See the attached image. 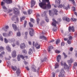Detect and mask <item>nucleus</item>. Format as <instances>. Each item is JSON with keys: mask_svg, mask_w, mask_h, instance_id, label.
Returning <instances> with one entry per match:
<instances>
[{"mask_svg": "<svg viewBox=\"0 0 77 77\" xmlns=\"http://www.w3.org/2000/svg\"><path fill=\"white\" fill-rule=\"evenodd\" d=\"M53 11H54L55 14L56 15H57V12H58L57 10L55 8H54L53 9Z\"/></svg>", "mask_w": 77, "mask_h": 77, "instance_id": "22", "label": "nucleus"}, {"mask_svg": "<svg viewBox=\"0 0 77 77\" xmlns=\"http://www.w3.org/2000/svg\"><path fill=\"white\" fill-rule=\"evenodd\" d=\"M13 10H14V14H18V12L19 13V11H18V8H14Z\"/></svg>", "mask_w": 77, "mask_h": 77, "instance_id": "11", "label": "nucleus"}, {"mask_svg": "<svg viewBox=\"0 0 77 77\" xmlns=\"http://www.w3.org/2000/svg\"><path fill=\"white\" fill-rule=\"evenodd\" d=\"M29 25L30 27H33V25L31 24V22H29Z\"/></svg>", "mask_w": 77, "mask_h": 77, "instance_id": "46", "label": "nucleus"}, {"mask_svg": "<svg viewBox=\"0 0 77 77\" xmlns=\"http://www.w3.org/2000/svg\"><path fill=\"white\" fill-rule=\"evenodd\" d=\"M67 42L68 44H71V40H68L67 41Z\"/></svg>", "mask_w": 77, "mask_h": 77, "instance_id": "37", "label": "nucleus"}, {"mask_svg": "<svg viewBox=\"0 0 77 77\" xmlns=\"http://www.w3.org/2000/svg\"><path fill=\"white\" fill-rule=\"evenodd\" d=\"M32 69L34 72H36V70L34 67H32Z\"/></svg>", "mask_w": 77, "mask_h": 77, "instance_id": "49", "label": "nucleus"}, {"mask_svg": "<svg viewBox=\"0 0 77 77\" xmlns=\"http://www.w3.org/2000/svg\"><path fill=\"white\" fill-rule=\"evenodd\" d=\"M63 20L64 21H66L67 22H70V19L69 18L67 17H64L62 18Z\"/></svg>", "mask_w": 77, "mask_h": 77, "instance_id": "6", "label": "nucleus"}, {"mask_svg": "<svg viewBox=\"0 0 77 77\" xmlns=\"http://www.w3.org/2000/svg\"><path fill=\"white\" fill-rule=\"evenodd\" d=\"M0 40H1V41H3V38L2 36H1V37H0Z\"/></svg>", "mask_w": 77, "mask_h": 77, "instance_id": "50", "label": "nucleus"}, {"mask_svg": "<svg viewBox=\"0 0 77 77\" xmlns=\"http://www.w3.org/2000/svg\"><path fill=\"white\" fill-rule=\"evenodd\" d=\"M64 9H66V10H68V9H70V6H69V5H68V6L66 7H65Z\"/></svg>", "mask_w": 77, "mask_h": 77, "instance_id": "31", "label": "nucleus"}, {"mask_svg": "<svg viewBox=\"0 0 77 77\" xmlns=\"http://www.w3.org/2000/svg\"><path fill=\"white\" fill-rule=\"evenodd\" d=\"M46 2L48 3V4L46 5L48 8L50 9L51 8V5L49 0H42V2L39 3V5L41 8H43L44 9H46Z\"/></svg>", "mask_w": 77, "mask_h": 77, "instance_id": "1", "label": "nucleus"}, {"mask_svg": "<svg viewBox=\"0 0 77 77\" xmlns=\"http://www.w3.org/2000/svg\"><path fill=\"white\" fill-rule=\"evenodd\" d=\"M57 21L59 22H60V21H62V19L60 18H59L57 19Z\"/></svg>", "mask_w": 77, "mask_h": 77, "instance_id": "54", "label": "nucleus"}, {"mask_svg": "<svg viewBox=\"0 0 77 77\" xmlns=\"http://www.w3.org/2000/svg\"><path fill=\"white\" fill-rule=\"evenodd\" d=\"M62 7H63V8H64V9H65V5H60L58 6V8H62Z\"/></svg>", "mask_w": 77, "mask_h": 77, "instance_id": "34", "label": "nucleus"}, {"mask_svg": "<svg viewBox=\"0 0 77 77\" xmlns=\"http://www.w3.org/2000/svg\"><path fill=\"white\" fill-rule=\"evenodd\" d=\"M5 2H3L2 1L1 2V5L2 6H4V5H5Z\"/></svg>", "mask_w": 77, "mask_h": 77, "instance_id": "45", "label": "nucleus"}, {"mask_svg": "<svg viewBox=\"0 0 77 77\" xmlns=\"http://www.w3.org/2000/svg\"><path fill=\"white\" fill-rule=\"evenodd\" d=\"M59 67V63H56L55 64V69L56 68H57Z\"/></svg>", "mask_w": 77, "mask_h": 77, "instance_id": "28", "label": "nucleus"}, {"mask_svg": "<svg viewBox=\"0 0 77 77\" xmlns=\"http://www.w3.org/2000/svg\"><path fill=\"white\" fill-rule=\"evenodd\" d=\"M23 13L24 14V15H27V13L26 11L23 12Z\"/></svg>", "mask_w": 77, "mask_h": 77, "instance_id": "64", "label": "nucleus"}, {"mask_svg": "<svg viewBox=\"0 0 77 77\" xmlns=\"http://www.w3.org/2000/svg\"><path fill=\"white\" fill-rule=\"evenodd\" d=\"M71 30L72 32H74V27L73 26L72 27L69 26V31L71 32Z\"/></svg>", "mask_w": 77, "mask_h": 77, "instance_id": "14", "label": "nucleus"}, {"mask_svg": "<svg viewBox=\"0 0 77 77\" xmlns=\"http://www.w3.org/2000/svg\"><path fill=\"white\" fill-rule=\"evenodd\" d=\"M31 29L32 31H29V35H30L31 36H33L34 35V34L33 33L34 30H33V29Z\"/></svg>", "mask_w": 77, "mask_h": 77, "instance_id": "12", "label": "nucleus"}, {"mask_svg": "<svg viewBox=\"0 0 77 77\" xmlns=\"http://www.w3.org/2000/svg\"><path fill=\"white\" fill-rule=\"evenodd\" d=\"M28 53L29 54H32L33 53V51H32V49H29Z\"/></svg>", "mask_w": 77, "mask_h": 77, "instance_id": "30", "label": "nucleus"}, {"mask_svg": "<svg viewBox=\"0 0 77 77\" xmlns=\"http://www.w3.org/2000/svg\"><path fill=\"white\" fill-rule=\"evenodd\" d=\"M40 17V15H39V14H37L36 15V18H38V17Z\"/></svg>", "mask_w": 77, "mask_h": 77, "instance_id": "63", "label": "nucleus"}, {"mask_svg": "<svg viewBox=\"0 0 77 77\" xmlns=\"http://www.w3.org/2000/svg\"><path fill=\"white\" fill-rule=\"evenodd\" d=\"M32 11L31 9L28 10V15H30V14L32 13Z\"/></svg>", "mask_w": 77, "mask_h": 77, "instance_id": "29", "label": "nucleus"}, {"mask_svg": "<svg viewBox=\"0 0 77 77\" xmlns=\"http://www.w3.org/2000/svg\"><path fill=\"white\" fill-rule=\"evenodd\" d=\"M63 54L64 55L65 58H66L67 57V55H66L64 52L63 53Z\"/></svg>", "mask_w": 77, "mask_h": 77, "instance_id": "48", "label": "nucleus"}, {"mask_svg": "<svg viewBox=\"0 0 77 77\" xmlns=\"http://www.w3.org/2000/svg\"><path fill=\"white\" fill-rule=\"evenodd\" d=\"M21 72V70L20 69H17V71H16V73L17 74V76H18L20 74V72Z\"/></svg>", "mask_w": 77, "mask_h": 77, "instance_id": "17", "label": "nucleus"}, {"mask_svg": "<svg viewBox=\"0 0 77 77\" xmlns=\"http://www.w3.org/2000/svg\"><path fill=\"white\" fill-rule=\"evenodd\" d=\"M73 50V48L72 47L71 48H70L69 50L71 51H72Z\"/></svg>", "mask_w": 77, "mask_h": 77, "instance_id": "60", "label": "nucleus"}, {"mask_svg": "<svg viewBox=\"0 0 77 77\" xmlns=\"http://www.w3.org/2000/svg\"><path fill=\"white\" fill-rule=\"evenodd\" d=\"M72 9L73 11L74 12H75V11L76 9L75 8V7H72Z\"/></svg>", "mask_w": 77, "mask_h": 77, "instance_id": "43", "label": "nucleus"}, {"mask_svg": "<svg viewBox=\"0 0 77 77\" xmlns=\"http://www.w3.org/2000/svg\"><path fill=\"white\" fill-rule=\"evenodd\" d=\"M55 52L56 53H60V51L57 50H55Z\"/></svg>", "mask_w": 77, "mask_h": 77, "instance_id": "42", "label": "nucleus"}, {"mask_svg": "<svg viewBox=\"0 0 77 77\" xmlns=\"http://www.w3.org/2000/svg\"><path fill=\"white\" fill-rule=\"evenodd\" d=\"M74 66H77V63L76 62H75L74 63Z\"/></svg>", "mask_w": 77, "mask_h": 77, "instance_id": "58", "label": "nucleus"}, {"mask_svg": "<svg viewBox=\"0 0 77 77\" xmlns=\"http://www.w3.org/2000/svg\"><path fill=\"white\" fill-rule=\"evenodd\" d=\"M6 48L8 51H11V48L9 46V45H8L6 47Z\"/></svg>", "mask_w": 77, "mask_h": 77, "instance_id": "21", "label": "nucleus"}, {"mask_svg": "<svg viewBox=\"0 0 77 77\" xmlns=\"http://www.w3.org/2000/svg\"><path fill=\"white\" fill-rule=\"evenodd\" d=\"M36 20L37 24H39V21H40V19L39 18H37L36 19Z\"/></svg>", "mask_w": 77, "mask_h": 77, "instance_id": "38", "label": "nucleus"}, {"mask_svg": "<svg viewBox=\"0 0 77 77\" xmlns=\"http://www.w3.org/2000/svg\"><path fill=\"white\" fill-rule=\"evenodd\" d=\"M20 56L21 58H22V59H24V57L23 55H20Z\"/></svg>", "mask_w": 77, "mask_h": 77, "instance_id": "47", "label": "nucleus"}, {"mask_svg": "<svg viewBox=\"0 0 77 77\" xmlns=\"http://www.w3.org/2000/svg\"><path fill=\"white\" fill-rule=\"evenodd\" d=\"M8 41H9L10 42H14L15 41V39L14 38L11 39H7L6 38H4V42H5L6 44L8 43Z\"/></svg>", "mask_w": 77, "mask_h": 77, "instance_id": "3", "label": "nucleus"}, {"mask_svg": "<svg viewBox=\"0 0 77 77\" xmlns=\"http://www.w3.org/2000/svg\"><path fill=\"white\" fill-rule=\"evenodd\" d=\"M52 21H53L55 23H54V22H52V25L53 26H54V27H56V24H57V23H58V22H57L56 20L54 19H52Z\"/></svg>", "mask_w": 77, "mask_h": 77, "instance_id": "5", "label": "nucleus"}, {"mask_svg": "<svg viewBox=\"0 0 77 77\" xmlns=\"http://www.w3.org/2000/svg\"><path fill=\"white\" fill-rule=\"evenodd\" d=\"M61 59V56L58 55L57 57V62H59V60Z\"/></svg>", "mask_w": 77, "mask_h": 77, "instance_id": "15", "label": "nucleus"}, {"mask_svg": "<svg viewBox=\"0 0 77 77\" xmlns=\"http://www.w3.org/2000/svg\"><path fill=\"white\" fill-rule=\"evenodd\" d=\"M59 42H60V40H57L56 41V44L57 45Z\"/></svg>", "mask_w": 77, "mask_h": 77, "instance_id": "44", "label": "nucleus"}, {"mask_svg": "<svg viewBox=\"0 0 77 77\" xmlns=\"http://www.w3.org/2000/svg\"><path fill=\"white\" fill-rule=\"evenodd\" d=\"M11 68L13 70L16 71L17 68L16 66H11Z\"/></svg>", "mask_w": 77, "mask_h": 77, "instance_id": "25", "label": "nucleus"}, {"mask_svg": "<svg viewBox=\"0 0 77 77\" xmlns=\"http://www.w3.org/2000/svg\"><path fill=\"white\" fill-rule=\"evenodd\" d=\"M23 53H25V54H26V53H27V51L25 50H23L22 51Z\"/></svg>", "mask_w": 77, "mask_h": 77, "instance_id": "41", "label": "nucleus"}, {"mask_svg": "<svg viewBox=\"0 0 77 77\" xmlns=\"http://www.w3.org/2000/svg\"><path fill=\"white\" fill-rule=\"evenodd\" d=\"M31 22H32L33 23H35V20L31 18L30 19Z\"/></svg>", "mask_w": 77, "mask_h": 77, "instance_id": "35", "label": "nucleus"}, {"mask_svg": "<svg viewBox=\"0 0 77 77\" xmlns=\"http://www.w3.org/2000/svg\"><path fill=\"white\" fill-rule=\"evenodd\" d=\"M2 35L3 36H5V37H8V34H7L6 33H3L2 34Z\"/></svg>", "mask_w": 77, "mask_h": 77, "instance_id": "33", "label": "nucleus"}, {"mask_svg": "<svg viewBox=\"0 0 77 77\" xmlns=\"http://www.w3.org/2000/svg\"><path fill=\"white\" fill-rule=\"evenodd\" d=\"M26 45H25V44L24 43H21V45H20V47L21 49H23V48H24L25 47H26Z\"/></svg>", "mask_w": 77, "mask_h": 77, "instance_id": "13", "label": "nucleus"}, {"mask_svg": "<svg viewBox=\"0 0 77 77\" xmlns=\"http://www.w3.org/2000/svg\"><path fill=\"white\" fill-rule=\"evenodd\" d=\"M35 3H36V2L34 0H32L31 2V7L33 8V6H34L35 5Z\"/></svg>", "mask_w": 77, "mask_h": 77, "instance_id": "9", "label": "nucleus"}, {"mask_svg": "<svg viewBox=\"0 0 77 77\" xmlns=\"http://www.w3.org/2000/svg\"><path fill=\"white\" fill-rule=\"evenodd\" d=\"M26 68L28 71H29V70H30V69H29V68L28 66L26 67Z\"/></svg>", "mask_w": 77, "mask_h": 77, "instance_id": "59", "label": "nucleus"}, {"mask_svg": "<svg viewBox=\"0 0 77 77\" xmlns=\"http://www.w3.org/2000/svg\"><path fill=\"white\" fill-rule=\"evenodd\" d=\"M40 39H44L45 40H47V38L43 35H42L41 36H40Z\"/></svg>", "mask_w": 77, "mask_h": 77, "instance_id": "24", "label": "nucleus"}, {"mask_svg": "<svg viewBox=\"0 0 77 77\" xmlns=\"http://www.w3.org/2000/svg\"><path fill=\"white\" fill-rule=\"evenodd\" d=\"M17 60L18 61H20V57L19 55L17 56Z\"/></svg>", "mask_w": 77, "mask_h": 77, "instance_id": "57", "label": "nucleus"}, {"mask_svg": "<svg viewBox=\"0 0 77 77\" xmlns=\"http://www.w3.org/2000/svg\"><path fill=\"white\" fill-rule=\"evenodd\" d=\"M69 40H72V36H70L69 37Z\"/></svg>", "mask_w": 77, "mask_h": 77, "instance_id": "55", "label": "nucleus"}, {"mask_svg": "<svg viewBox=\"0 0 77 77\" xmlns=\"http://www.w3.org/2000/svg\"><path fill=\"white\" fill-rule=\"evenodd\" d=\"M61 46H63L65 45V42H62L61 44Z\"/></svg>", "mask_w": 77, "mask_h": 77, "instance_id": "52", "label": "nucleus"}, {"mask_svg": "<svg viewBox=\"0 0 77 77\" xmlns=\"http://www.w3.org/2000/svg\"><path fill=\"white\" fill-rule=\"evenodd\" d=\"M12 26L13 27L15 31H17V27L15 24H13L12 25Z\"/></svg>", "mask_w": 77, "mask_h": 77, "instance_id": "16", "label": "nucleus"}, {"mask_svg": "<svg viewBox=\"0 0 77 77\" xmlns=\"http://www.w3.org/2000/svg\"><path fill=\"white\" fill-rule=\"evenodd\" d=\"M18 23V17L16 18V22H15L14 23Z\"/></svg>", "mask_w": 77, "mask_h": 77, "instance_id": "53", "label": "nucleus"}, {"mask_svg": "<svg viewBox=\"0 0 77 77\" xmlns=\"http://www.w3.org/2000/svg\"><path fill=\"white\" fill-rule=\"evenodd\" d=\"M63 66L64 68V69H69V67L68 66V65H67L66 63H64Z\"/></svg>", "mask_w": 77, "mask_h": 77, "instance_id": "18", "label": "nucleus"}, {"mask_svg": "<svg viewBox=\"0 0 77 77\" xmlns=\"http://www.w3.org/2000/svg\"><path fill=\"white\" fill-rule=\"evenodd\" d=\"M65 72L64 70L63 69H62L58 76L59 77H65Z\"/></svg>", "mask_w": 77, "mask_h": 77, "instance_id": "2", "label": "nucleus"}, {"mask_svg": "<svg viewBox=\"0 0 77 77\" xmlns=\"http://www.w3.org/2000/svg\"><path fill=\"white\" fill-rule=\"evenodd\" d=\"M2 8L4 9V12H7L8 10L7 9V8L5 6H2Z\"/></svg>", "mask_w": 77, "mask_h": 77, "instance_id": "26", "label": "nucleus"}, {"mask_svg": "<svg viewBox=\"0 0 77 77\" xmlns=\"http://www.w3.org/2000/svg\"><path fill=\"white\" fill-rule=\"evenodd\" d=\"M55 2L57 5H60V0H56Z\"/></svg>", "mask_w": 77, "mask_h": 77, "instance_id": "23", "label": "nucleus"}, {"mask_svg": "<svg viewBox=\"0 0 77 77\" xmlns=\"http://www.w3.org/2000/svg\"><path fill=\"white\" fill-rule=\"evenodd\" d=\"M46 13L47 11H44L43 13L41 15L42 17H46V19H45V21L46 22H49V20H48V19L47 18V14H46Z\"/></svg>", "mask_w": 77, "mask_h": 77, "instance_id": "4", "label": "nucleus"}, {"mask_svg": "<svg viewBox=\"0 0 77 77\" xmlns=\"http://www.w3.org/2000/svg\"><path fill=\"white\" fill-rule=\"evenodd\" d=\"M26 17H22L20 18V21L22 22V20H24V19H25Z\"/></svg>", "mask_w": 77, "mask_h": 77, "instance_id": "36", "label": "nucleus"}, {"mask_svg": "<svg viewBox=\"0 0 77 77\" xmlns=\"http://www.w3.org/2000/svg\"><path fill=\"white\" fill-rule=\"evenodd\" d=\"M51 49H53V47L52 46H49L48 47V52H50V51H51Z\"/></svg>", "mask_w": 77, "mask_h": 77, "instance_id": "19", "label": "nucleus"}, {"mask_svg": "<svg viewBox=\"0 0 77 77\" xmlns=\"http://www.w3.org/2000/svg\"><path fill=\"white\" fill-rule=\"evenodd\" d=\"M12 56L13 57H15L17 56V52L16 51H14L12 53Z\"/></svg>", "mask_w": 77, "mask_h": 77, "instance_id": "7", "label": "nucleus"}, {"mask_svg": "<svg viewBox=\"0 0 77 77\" xmlns=\"http://www.w3.org/2000/svg\"><path fill=\"white\" fill-rule=\"evenodd\" d=\"M61 66H64V63H64L62 61H61Z\"/></svg>", "mask_w": 77, "mask_h": 77, "instance_id": "39", "label": "nucleus"}, {"mask_svg": "<svg viewBox=\"0 0 77 77\" xmlns=\"http://www.w3.org/2000/svg\"><path fill=\"white\" fill-rule=\"evenodd\" d=\"M71 20L73 21H77V19L74 18H71Z\"/></svg>", "mask_w": 77, "mask_h": 77, "instance_id": "40", "label": "nucleus"}, {"mask_svg": "<svg viewBox=\"0 0 77 77\" xmlns=\"http://www.w3.org/2000/svg\"><path fill=\"white\" fill-rule=\"evenodd\" d=\"M17 35L18 36H21V33L20 32H18L17 33Z\"/></svg>", "mask_w": 77, "mask_h": 77, "instance_id": "51", "label": "nucleus"}, {"mask_svg": "<svg viewBox=\"0 0 77 77\" xmlns=\"http://www.w3.org/2000/svg\"><path fill=\"white\" fill-rule=\"evenodd\" d=\"M47 60V58H45L43 60H42V62H44V61H45V60Z\"/></svg>", "mask_w": 77, "mask_h": 77, "instance_id": "62", "label": "nucleus"}, {"mask_svg": "<svg viewBox=\"0 0 77 77\" xmlns=\"http://www.w3.org/2000/svg\"><path fill=\"white\" fill-rule=\"evenodd\" d=\"M12 31H9L7 34L8 37L12 36Z\"/></svg>", "mask_w": 77, "mask_h": 77, "instance_id": "20", "label": "nucleus"}, {"mask_svg": "<svg viewBox=\"0 0 77 77\" xmlns=\"http://www.w3.org/2000/svg\"><path fill=\"white\" fill-rule=\"evenodd\" d=\"M7 4H11L12 3V1L11 0H2Z\"/></svg>", "mask_w": 77, "mask_h": 77, "instance_id": "8", "label": "nucleus"}, {"mask_svg": "<svg viewBox=\"0 0 77 77\" xmlns=\"http://www.w3.org/2000/svg\"><path fill=\"white\" fill-rule=\"evenodd\" d=\"M73 62V60H72V58H71L70 60H68L67 61V62L69 64V63H71L72 62Z\"/></svg>", "mask_w": 77, "mask_h": 77, "instance_id": "27", "label": "nucleus"}, {"mask_svg": "<svg viewBox=\"0 0 77 77\" xmlns=\"http://www.w3.org/2000/svg\"><path fill=\"white\" fill-rule=\"evenodd\" d=\"M35 46L37 49H39L41 48V45L40 44H39L37 43H35Z\"/></svg>", "mask_w": 77, "mask_h": 77, "instance_id": "10", "label": "nucleus"}, {"mask_svg": "<svg viewBox=\"0 0 77 77\" xmlns=\"http://www.w3.org/2000/svg\"><path fill=\"white\" fill-rule=\"evenodd\" d=\"M49 14L51 16V17H53V16L54 15V14H53V13H51V10H50L49 11Z\"/></svg>", "mask_w": 77, "mask_h": 77, "instance_id": "32", "label": "nucleus"}, {"mask_svg": "<svg viewBox=\"0 0 77 77\" xmlns=\"http://www.w3.org/2000/svg\"><path fill=\"white\" fill-rule=\"evenodd\" d=\"M4 49V48H3V47H0V50H3Z\"/></svg>", "mask_w": 77, "mask_h": 77, "instance_id": "56", "label": "nucleus"}, {"mask_svg": "<svg viewBox=\"0 0 77 77\" xmlns=\"http://www.w3.org/2000/svg\"><path fill=\"white\" fill-rule=\"evenodd\" d=\"M24 63L25 65H26L27 63H28V62H26V61H24Z\"/></svg>", "mask_w": 77, "mask_h": 77, "instance_id": "61", "label": "nucleus"}]
</instances>
